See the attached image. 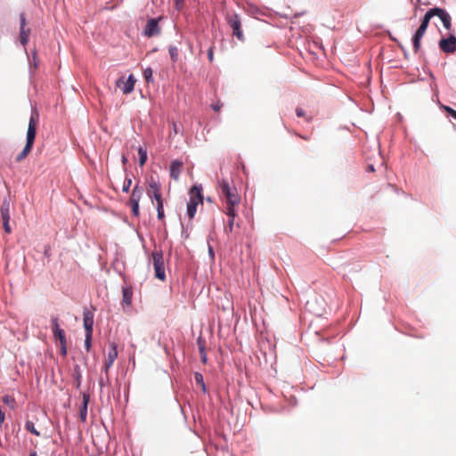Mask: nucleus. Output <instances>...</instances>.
I'll return each instance as SVG.
<instances>
[{
    "label": "nucleus",
    "mask_w": 456,
    "mask_h": 456,
    "mask_svg": "<svg viewBox=\"0 0 456 456\" xmlns=\"http://www.w3.org/2000/svg\"><path fill=\"white\" fill-rule=\"evenodd\" d=\"M218 189L220 198L225 206L224 209H236L240 203V195L237 188L223 179L219 182Z\"/></svg>",
    "instance_id": "nucleus-1"
},
{
    "label": "nucleus",
    "mask_w": 456,
    "mask_h": 456,
    "mask_svg": "<svg viewBox=\"0 0 456 456\" xmlns=\"http://www.w3.org/2000/svg\"><path fill=\"white\" fill-rule=\"evenodd\" d=\"M93 334H86L85 348L88 352L91 349Z\"/></svg>",
    "instance_id": "nucleus-30"
},
{
    "label": "nucleus",
    "mask_w": 456,
    "mask_h": 456,
    "mask_svg": "<svg viewBox=\"0 0 456 456\" xmlns=\"http://www.w3.org/2000/svg\"><path fill=\"white\" fill-rule=\"evenodd\" d=\"M438 11L445 10L439 7H435L429 9L424 15L419 27L412 37L413 50L415 53H417L420 48V40L426 33L430 20L435 16L438 17L440 20L442 19V14Z\"/></svg>",
    "instance_id": "nucleus-2"
},
{
    "label": "nucleus",
    "mask_w": 456,
    "mask_h": 456,
    "mask_svg": "<svg viewBox=\"0 0 456 456\" xmlns=\"http://www.w3.org/2000/svg\"><path fill=\"white\" fill-rule=\"evenodd\" d=\"M51 322L53 337L59 339L60 344H63L67 340L64 330L60 328L58 317H52Z\"/></svg>",
    "instance_id": "nucleus-13"
},
{
    "label": "nucleus",
    "mask_w": 456,
    "mask_h": 456,
    "mask_svg": "<svg viewBox=\"0 0 456 456\" xmlns=\"http://www.w3.org/2000/svg\"><path fill=\"white\" fill-rule=\"evenodd\" d=\"M440 49L445 53H453L456 52V37L450 35L448 37H443L439 41Z\"/></svg>",
    "instance_id": "nucleus-11"
},
{
    "label": "nucleus",
    "mask_w": 456,
    "mask_h": 456,
    "mask_svg": "<svg viewBox=\"0 0 456 456\" xmlns=\"http://www.w3.org/2000/svg\"><path fill=\"white\" fill-rule=\"evenodd\" d=\"M201 356V361L206 363L207 362V354L206 353H204L203 354H200Z\"/></svg>",
    "instance_id": "nucleus-40"
},
{
    "label": "nucleus",
    "mask_w": 456,
    "mask_h": 456,
    "mask_svg": "<svg viewBox=\"0 0 456 456\" xmlns=\"http://www.w3.org/2000/svg\"><path fill=\"white\" fill-rule=\"evenodd\" d=\"M146 192L150 198L156 200L157 205L163 203L160 183L153 177H151L149 182Z\"/></svg>",
    "instance_id": "nucleus-7"
},
{
    "label": "nucleus",
    "mask_w": 456,
    "mask_h": 456,
    "mask_svg": "<svg viewBox=\"0 0 456 456\" xmlns=\"http://www.w3.org/2000/svg\"><path fill=\"white\" fill-rule=\"evenodd\" d=\"M133 290L130 287L123 288L122 290V301L126 305H130L132 303Z\"/></svg>",
    "instance_id": "nucleus-21"
},
{
    "label": "nucleus",
    "mask_w": 456,
    "mask_h": 456,
    "mask_svg": "<svg viewBox=\"0 0 456 456\" xmlns=\"http://www.w3.org/2000/svg\"><path fill=\"white\" fill-rule=\"evenodd\" d=\"M208 58L209 61H213L214 60V46H211L208 51Z\"/></svg>",
    "instance_id": "nucleus-35"
},
{
    "label": "nucleus",
    "mask_w": 456,
    "mask_h": 456,
    "mask_svg": "<svg viewBox=\"0 0 456 456\" xmlns=\"http://www.w3.org/2000/svg\"><path fill=\"white\" fill-rule=\"evenodd\" d=\"M1 219L3 222V227L6 233H11L12 229L9 224L10 222V203L7 200H3L0 206Z\"/></svg>",
    "instance_id": "nucleus-9"
},
{
    "label": "nucleus",
    "mask_w": 456,
    "mask_h": 456,
    "mask_svg": "<svg viewBox=\"0 0 456 456\" xmlns=\"http://www.w3.org/2000/svg\"><path fill=\"white\" fill-rule=\"evenodd\" d=\"M225 20L232 29V34L240 41L244 40V35L241 29V19L236 13H227Z\"/></svg>",
    "instance_id": "nucleus-5"
},
{
    "label": "nucleus",
    "mask_w": 456,
    "mask_h": 456,
    "mask_svg": "<svg viewBox=\"0 0 456 456\" xmlns=\"http://www.w3.org/2000/svg\"><path fill=\"white\" fill-rule=\"evenodd\" d=\"M324 300L322 298H319L317 297H314L312 300L306 302V305L310 311L314 313L317 315H321L324 310L323 307Z\"/></svg>",
    "instance_id": "nucleus-14"
},
{
    "label": "nucleus",
    "mask_w": 456,
    "mask_h": 456,
    "mask_svg": "<svg viewBox=\"0 0 456 456\" xmlns=\"http://www.w3.org/2000/svg\"><path fill=\"white\" fill-rule=\"evenodd\" d=\"M142 195V189L140 188L138 185H136L132 191L130 200H129V205L132 208V213L135 216H139L140 210H139V201Z\"/></svg>",
    "instance_id": "nucleus-8"
},
{
    "label": "nucleus",
    "mask_w": 456,
    "mask_h": 456,
    "mask_svg": "<svg viewBox=\"0 0 456 456\" xmlns=\"http://www.w3.org/2000/svg\"><path fill=\"white\" fill-rule=\"evenodd\" d=\"M122 161H123V163H126V158L123 157Z\"/></svg>",
    "instance_id": "nucleus-43"
},
{
    "label": "nucleus",
    "mask_w": 456,
    "mask_h": 456,
    "mask_svg": "<svg viewBox=\"0 0 456 456\" xmlns=\"http://www.w3.org/2000/svg\"><path fill=\"white\" fill-rule=\"evenodd\" d=\"M138 154H139V164L141 167H142L145 162L147 161V151L143 148L140 147L138 149Z\"/></svg>",
    "instance_id": "nucleus-25"
},
{
    "label": "nucleus",
    "mask_w": 456,
    "mask_h": 456,
    "mask_svg": "<svg viewBox=\"0 0 456 456\" xmlns=\"http://www.w3.org/2000/svg\"><path fill=\"white\" fill-rule=\"evenodd\" d=\"M183 0H176L175 4H176V8L177 9L181 8V5L183 4Z\"/></svg>",
    "instance_id": "nucleus-39"
},
{
    "label": "nucleus",
    "mask_w": 456,
    "mask_h": 456,
    "mask_svg": "<svg viewBox=\"0 0 456 456\" xmlns=\"http://www.w3.org/2000/svg\"><path fill=\"white\" fill-rule=\"evenodd\" d=\"M168 52L171 57V60L175 62L178 60V49L175 45H170L168 48Z\"/></svg>",
    "instance_id": "nucleus-27"
},
{
    "label": "nucleus",
    "mask_w": 456,
    "mask_h": 456,
    "mask_svg": "<svg viewBox=\"0 0 456 456\" xmlns=\"http://www.w3.org/2000/svg\"><path fill=\"white\" fill-rule=\"evenodd\" d=\"M183 162L178 159L172 161L170 164V176L174 180H178L183 168Z\"/></svg>",
    "instance_id": "nucleus-18"
},
{
    "label": "nucleus",
    "mask_w": 456,
    "mask_h": 456,
    "mask_svg": "<svg viewBox=\"0 0 456 456\" xmlns=\"http://www.w3.org/2000/svg\"><path fill=\"white\" fill-rule=\"evenodd\" d=\"M160 32L158 19H150L144 28V35L148 37L159 35Z\"/></svg>",
    "instance_id": "nucleus-15"
},
{
    "label": "nucleus",
    "mask_w": 456,
    "mask_h": 456,
    "mask_svg": "<svg viewBox=\"0 0 456 456\" xmlns=\"http://www.w3.org/2000/svg\"><path fill=\"white\" fill-rule=\"evenodd\" d=\"M442 14L441 21L447 30L452 29V18L446 11H438Z\"/></svg>",
    "instance_id": "nucleus-22"
},
{
    "label": "nucleus",
    "mask_w": 456,
    "mask_h": 456,
    "mask_svg": "<svg viewBox=\"0 0 456 456\" xmlns=\"http://www.w3.org/2000/svg\"><path fill=\"white\" fill-rule=\"evenodd\" d=\"M37 452L36 451H32L30 453H29V456H37Z\"/></svg>",
    "instance_id": "nucleus-42"
},
{
    "label": "nucleus",
    "mask_w": 456,
    "mask_h": 456,
    "mask_svg": "<svg viewBox=\"0 0 456 456\" xmlns=\"http://www.w3.org/2000/svg\"><path fill=\"white\" fill-rule=\"evenodd\" d=\"M172 128H173V131H174L175 134H178L177 125L174 121L172 122Z\"/></svg>",
    "instance_id": "nucleus-38"
},
{
    "label": "nucleus",
    "mask_w": 456,
    "mask_h": 456,
    "mask_svg": "<svg viewBox=\"0 0 456 456\" xmlns=\"http://www.w3.org/2000/svg\"><path fill=\"white\" fill-rule=\"evenodd\" d=\"M118 357V351H117V347H116V345L115 344H111V347L108 353V356H107V359L104 362V371L106 373H108L109 371V369L111 367V365L113 364V362H115V360L117 359Z\"/></svg>",
    "instance_id": "nucleus-17"
},
{
    "label": "nucleus",
    "mask_w": 456,
    "mask_h": 456,
    "mask_svg": "<svg viewBox=\"0 0 456 456\" xmlns=\"http://www.w3.org/2000/svg\"><path fill=\"white\" fill-rule=\"evenodd\" d=\"M25 428L31 434L37 436H40V432L37 430V428H35V424L32 421L27 420L25 423Z\"/></svg>",
    "instance_id": "nucleus-24"
},
{
    "label": "nucleus",
    "mask_w": 456,
    "mask_h": 456,
    "mask_svg": "<svg viewBox=\"0 0 456 456\" xmlns=\"http://www.w3.org/2000/svg\"><path fill=\"white\" fill-rule=\"evenodd\" d=\"M156 278L164 281L166 278L163 253L154 250L151 254Z\"/></svg>",
    "instance_id": "nucleus-6"
},
{
    "label": "nucleus",
    "mask_w": 456,
    "mask_h": 456,
    "mask_svg": "<svg viewBox=\"0 0 456 456\" xmlns=\"http://www.w3.org/2000/svg\"><path fill=\"white\" fill-rule=\"evenodd\" d=\"M296 114L298 118H305L306 121L307 122H311L312 121V117H306L305 115V112L304 111V110L300 107H297L296 109Z\"/></svg>",
    "instance_id": "nucleus-29"
},
{
    "label": "nucleus",
    "mask_w": 456,
    "mask_h": 456,
    "mask_svg": "<svg viewBox=\"0 0 456 456\" xmlns=\"http://www.w3.org/2000/svg\"><path fill=\"white\" fill-rule=\"evenodd\" d=\"M197 342H198V345H199L200 353V354H203L204 353H206L205 352V346H204L205 342L202 340L201 338H199Z\"/></svg>",
    "instance_id": "nucleus-33"
},
{
    "label": "nucleus",
    "mask_w": 456,
    "mask_h": 456,
    "mask_svg": "<svg viewBox=\"0 0 456 456\" xmlns=\"http://www.w3.org/2000/svg\"><path fill=\"white\" fill-rule=\"evenodd\" d=\"M190 200L187 203V215L192 219L196 214L197 207L203 204V194L201 185H193L189 191Z\"/></svg>",
    "instance_id": "nucleus-4"
},
{
    "label": "nucleus",
    "mask_w": 456,
    "mask_h": 456,
    "mask_svg": "<svg viewBox=\"0 0 456 456\" xmlns=\"http://www.w3.org/2000/svg\"><path fill=\"white\" fill-rule=\"evenodd\" d=\"M444 110H446V112L451 116L453 118L456 119V110H453L452 108L451 107H448V106H445L444 107Z\"/></svg>",
    "instance_id": "nucleus-34"
},
{
    "label": "nucleus",
    "mask_w": 456,
    "mask_h": 456,
    "mask_svg": "<svg viewBox=\"0 0 456 456\" xmlns=\"http://www.w3.org/2000/svg\"><path fill=\"white\" fill-rule=\"evenodd\" d=\"M131 184H132V179H131V178L126 177V178L125 179V181H124V183H123V188H122L123 191H124V192H128V191H129V190H130V186H131Z\"/></svg>",
    "instance_id": "nucleus-31"
},
{
    "label": "nucleus",
    "mask_w": 456,
    "mask_h": 456,
    "mask_svg": "<svg viewBox=\"0 0 456 456\" xmlns=\"http://www.w3.org/2000/svg\"><path fill=\"white\" fill-rule=\"evenodd\" d=\"M368 171L370 172H373L374 171V167L373 165H369L368 167H367Z\"/></svg>",
    "instance_id": "nucleus-41"
},
{
    "label": "nucleus",
    "mask_w": 456,
    "mask_h": 456,
    "mask_svg": "<svg viewBox=\"0 0 456 456\" xmlns=\"http://www.w3.org/2000/svg\"><path fill=\"white\" fill-rule=\"evenodd\" d=\"M143 77L148 83L153 81V70L151 68H146L143 70Z\"/></svg>",
    "instance_id": "nucleus-28"
},
{
    "label": "nucleus",
    "mask_w": 456,
    "mask_h": 456,
    "mask_svg": "<svg viewBox=\"0 0 456 456\" xmlns=\"http://www.w3.org/2000/svg\"><path fill=\"white\" fill-rule=\"evenodd\" d=\"M222 106H223V104L220 102H217L216 103L212 104V109L215 111H219L220 109L222 108Z\"/></svg>",
    "instance_id": "nucleus-37"
},
{
    "label": "nucleus",
    "mask_w": 456,
    "mask_h": 456,
    "mask_svg": "<svg viewBox=\"0 0 456 456\" xmlns=\"http://www.w3.org/2000/svg\"><path fill=\"white\" fill-rule=\"evenodd\" d=\"M83 323L86 334H93L94 314L91 311L85 310L83 313Z\"/></svg>",
    "instance_id": "nucleus-16"
},
{
    "label": "nucleus",
    "mask_w": 456,
    "mask_h": 456,
    "mask_svg": "<svg viewBox=\"0 0 456 456\" xmlns=\"http://www.w3.org/2000/svg\"><path fill=\"white\" fill-rule=\"evenodd\" d=\"M224 212L229 216L228 224L224 228V232L226 233H230L233 230L234 220H235V217L237 216V212H236V209H231V208L230 209H224Z\"/></svg>",
    "instance_id": "nucleus-19"
},
{
    "label": "nucleus",
    "mask_w": 456,
    "mask_h": 456,
    "mask_svg": "<svg viewBox=\"0 0 456 456\" xmlns=\"http://www.w3.org/2000/svg\"><path fill=\"white\" fill-rule=\"evenodd\" d=\"M157 211H158V218L159 220H162L164 218V207L163 203L157 205Z\"/></svg>",
    "instance_id": "nucleus-32"
},
{
    "label": "nucleus",
    "mask_w": 456,
    "mask_h": 456,
    "mask_svg": "<svg viewBox=\"0 0 456 456\" xmlns=\"http://www.w3.org/2000/svg\"><path fill=\"white\" fill-rule=\"evenodd\" d=\"M61 354L65 356L67 354V341L61 344Z\"/></svg>",
    "instance_id": "nucleus-36"
},
{
    "label": "nucleus",
    "mask_w": 456,
    "mask_h": 456,
    "mask_svg": "<svg viewBox=\"0 0 456 456\" xmlns=\"http://www.w3.org/2000/svg\"><path fill=\"white\" fill-rule=\"evenodd\" d=\"M135 82L136 79L133 75H130L126 80H125V77L122 76L117 80L116 86L121 88L124 94H128L134 91Z\"/></svg>",
    "instance_id": "nucleus-10"
},
{
    "label": "nucleus",
    "mask_w": 456,
    "mask_h": 456,
    "mask_svg": "<svg viewBox=\"0 0 456 456\" xmlns=\"http://www.w3.org/2000/svg\"><path fill=\"white\" fill-rule=\"evenodd\" d=\"M194 377H195V382L200 387L201 390L204 393H206L207 392V387H206V385L204 383V379H203L202 374H200L199 372H196Z\"/></svg>",
    "instance_id": "nucleus-23"
},
{
    "label": "nucleus",
    "mask_w": 456,
    "mask_h": 456,
    "mask_svg": "<svg viewBox=\"0 0 456 456\" xmlns=\"http://www.w3.org/2000/svg\"><path fill=\"white\" fill-rule=\"evenodd\" d=\"M88 403H89V395L86 394H84L82 405L80 406V409H79V418L82 422L86 421Z\"/></svg>",
    "instance_id": "nucleus-20"
},
{
    "label": "nucleus",
    "mask_w": 456,
    "mask_h": 456,
    "mask_svg": "<svg viewBox=\"0 0 456 456\" xmlns=\"http://www.w3.org/2000/svg\"><path fill=\"white\" fill-rule=\"evenodd\" d=\"M27 21L24 13L20 14V38L22 45H26L29 40L30 28H26Z\"/></svg>",
    "instance_id": "nucleus-12"
},
{
    "label": "nucleus",
    "mask_w": 456,
    "mask_h": 456,
    "mask_svg": "<svg viewBox=\"0 0 456 456\" xmlns=\"http://www.w3.org/2000/svg\"><path fill=\"white\" fill-rule=\"evenodd\" d=\"M3 403L4 404L8 405L11 409H14L16 406V401H15L14 397L8 395H6L3 397Z\"/></svg>",
    "instance_id": "nucleus-26"
},
{
    "label": "nucleus",
    "mask_w": 456,
    "mask_h": 456,
    "mask_svg": "<svg viewBox=\"0 0 456 456\" xmlns=\"http://www.w3.org/2000/svg\"><path fill=\"white\" fill-rule=\"evenodd\" d=\"M37 114H33L28 122V131H27V142L24 149L20 152L16 157V162H21L23 159H25L28 155L30 153L36 134H37Z\"/></svg>",
    "instance_id": "nucleus-3"
}]
</instances>
